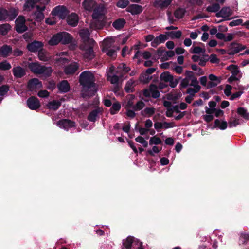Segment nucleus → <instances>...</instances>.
I'll use <instances>...</instances> for the list:
<instances>
[{"label": "nucleus", "instance_id": "f257e3e1", "mask_svg": "<svg viewBox=\"0 0 249 249\" xmlns=\"http://www.w3.org/2000/svg\"><path fill=\"white\" fill-rule=\"evenodd\" d=\"M94 73L90 71L82 72L79 77V83L82 86L81 96L83 98L91 97L97 90Z\"/></svg>", "mask_w": 249, "mask_h": 249}, {"label": "nucleus", "instance_id": "f03ea898", "mask_svg": "<svg viewBox=\"0 0 249 249\" xmlns=\"http://www.w3.org/2000/svg\"><path fill=\"white\" fill-rule=\"evenodd\" d=\"M104 10L102 5H97L93 9L92 14L93 20L91 23V26L94 29H101L104 26Z\"/></svg>", "mask_w": 249, "mask_h": 249}, {"label": "nucleus", "instance_id": "7ed1b4c3", "mask_svg": "<svg viewBox=\"0 0 249 249\" xmlns=\"http://www.w3.org/2000/svg\"><path fill=\"white\" fill-rule=\"evenodd\" d=\"M209 79L210 81L207 82V77L206 76H202L200 78L201 84L206 87L207 89L216 87L220 83L221 80V77H217L213 74L209 75Z\"/></svg>", "mask_w": 249, "mask_h": 249}, {"label": "nucleus", "instance_id": "20e7f679", "mask_svg": "<svg viewBox=\"0 0 249 249\" xmlns=\"http://www.w3.org/2000/svg\"><path fill=\"white\" fill-rule=\"evenodd\" d=\"M18 14V12L14 9H10L8 11L0 8V21L12 20Z\"/></svg>", "mask_w": 249, "mask_h": 249}, {"label": "nucleus", "instance_id": "39448f33", "mask_svg": "<svg viewBox=\"0 0 249 249\" xmlns=\"http://www.w3.org/2000/svg\"><path fill=\"white\" fill-rule=\"evenodd\" d=\"M93 46L90 45H80L79 49L81 50L85 51V53L83 54V57L85 59L90 60L94 58L95 54L93 50Z\"/></svg>", "mask_w": 249, "mask_h": 249}, {"label": "nucleus", "instance_id": "423d86ee", "mask_svg": "<svg viewBox=\"0 0 249 249\" xmlns=\"http://www.w3.org/2000/svg\"><path fill=\"white\" fill-rule=\"evenodd\" d=\"M79 35L83 42V44L82 45H94L95 43L94 40L89 38L90 33L88 29L81 30L79 32Z\"/></svg>", "mask_w": 249, "mask_h": 249}, {"label": "nucleus", "instance_id": "0eeeda50", "mask_svg": "<svg viewBox=\"0 0 249 249\" xmlns=\"http://www.w3.org/2000/svg\"><path fill=\"white\" fill-rule=\"evenodd\" d=\"M25 20L23 17L19 16L16 20V30L18 33H23L27 30V27L25 25Z\"/></svg>", "mask_w": 249, "mask_h": 249}, {"label": "nucleus", "instance_id": "6e6552de", "mask_svg": "<svg viewBox=\"0 0 249 249\" xmlns=\"http://www.w3.org/2000/svg\"><path fill=\"white\" fill-rule=\"evenodd\" d=\"M52 14L53 16H58L60 18L64 19L67 16L68 12L65 7L58 6L53 10Z\"/></svg>", "mask_w": 249, "mask_h": 249}, {"label": "nucleus", "instance_id": "1a4fd4ad", "mask_svg": "<svg viewBox=\"0 0 249 249\" xmlns=\"http://www.w3.org/2000/svg\"><path fill=\"white\" fill-rule=\"evenodd\" d=\"M192 84H190V86H192L193 88L189 87L187 89L186 93L189 95L194 97L196 93H198L201 89V86L199 85L198 81L196 80H192Z\"/></svg>", "mask_w": 249, "mask_h": 249}, {"label": "nucleus", "instance_id": "9d476101", "mask_svg": "<svg viewBox=\"0 0 249 249\" xmlns=\"http://www.w3.org/2000/svg\"><path fill=\"white\" fill-rule=\"evenodd\" d=\"M245 49V47L241 44L232 43L229 46V48L227 51V53L230 55H234Z\"/></svg>", "mask_w": 249, "mask_h": 249}, {"label": "nucleus", "instance_id": "9b49d317", "mask_svg": "<svg viewBox=\"0 0 249 249\" xmlns=\"http://www.w3.org/2000/svg\"><path fill=\"white\" fill-rule=\"evenodd\" d=\"M103 111L102 108L97 107L89 113L87 119L90 122H95L99 118L100 115L102 114Z\"/></svg>", "mask_w": 249, "mask_h": 249}, {"label": "nucleus", "instance_id": "f8f14e48", "mask_svg": "<svg viewBox=\"0 0 249 249\" xmlns=\"http://www.w3.org/2000/svg\"><path fill=\"white\" fill-rule=\"evenodd\" d=\"M157 53L159 56L161 57V61L168 60L170 58L175 55V53L173 51H165L161 49H159L157 50Z\"/></svg>", "mask_w": 249, "mask_h": 249}, {"label": "nucleus", "instance_id": "ddd939ff", "mask_svg": "<svg viewBox=\"0 0 249 249\" xmlns=\"http://www.w3.org/2000/svg\"><path fill=\"white\" fill-rule=\"evenodd\" d=\"M27 105L28 107L32 110H36L40 107V104L38 99L35 96H31L28 99Z\"/></svg>", "mask_w": 249, "mask_h": 249}, {"label": "nucleus", "instance_id": "4468645a", "mask_svg": "<svg viewBox=\"0 0 249 249\" xmlns=\"http://www.w3.org/2000/svg\"><path fill=\"white\" fill-rule=\"evenodd\" d=\"M75 122L69 119H62L57 123V125L60 128L66 130L75 126Z\"/></svg>", "mask_w": 249, "mask_h": 249}, {"label": "nucleus", "instance_id": "2eb2a0df", "mask_svg": "<svg viewBox=\"0 0 249 249\" xmlns=\"http://www.w3.org/2000/svg\"><path fill=\"white\" fill-rule=\"evenodd\" d=\"M41 82L37 78H33L28 83L27 87L30 91H34L42 88Z\"/></svg>", "mask_w": 249, "mask_h": 249}, {"label": "nucleus", "instance_id": "dca6fc26", "mask_svg": "<svg viewBox=\"0 0 249 249\" xmlns=\"http://www.w3.org/2000/svg\"><path fill=\"white\" fill-rule=\"evenodd\" d=\"M43 44L41 42L34 41L29 43L27 48L28 50L31 52H36L41 51L42 49Z\"/></svg>", "mask_w": 249, "mask_h": 249}, {"label": "nucleus", "instance_id": "f3484780", "mask_svg": "<svg viewBox=\"0 0 249 249\" xmlns=\"http://www.w3.org/2000/svg\"><path fill=\"white\" fill-rule=\"evenodd\" d=\"M172 1V0H156L154 1L153 5L156 8L164 9L170 5Z\"/></svg>", "mask_w": 249, "mask_h": 249}, {"label": "nucleus", "instance_id": "a211bd4d", "mask_svg": "<svg viewBox=\"0 0 249 249\" xmlns=\"http://www.w3.org/2000/svg\"><path fill=\"white\" fill-rule=\"evenodd\" d=\"M14 76L16 78H21L26 75L25 69L20 66L14 67L12 69Z\"/></svg>", "mask_w": 249, "mask_h": 249}, {"label": "nucleus", "instance_id": "6ab92c4d", "mask_svg": "<svg viewBox=\"0 0 249 249\" xmlns=\"http://www.w3.org/2000/svg\"><path fill=\"white\" fill-rule=\"evenodd\" d=\"M232 10L229 7H224L216 14L217 17L228 18L232 14Z\"/></svg>", "mask_w": 249, "mask_h": 249}, {"label": "nucleus", "instance_id": "aec40b11", "mask_svg": "<svg viewBox=\"0 0 249 249\" xmlns=\"http://www.w3.org/2000/svg\"><path fill=\"white\" fill-rule=\"evenodd\" d=\"M167 35L160 34L158 36L156 37L151 42V46L156 47L159 44L164 43L168 39Z\"/></svg>", "mask_w": 249, "mask_h": 249}, {"label": "nucleus", "instance_id": "412c9836", "mask_svg": "<svg viewBox=\"0 0 249 249\" xmlns=\"http://www.w3.org/2000/svg\"><path fill=\"white\" fill-rule=\"evenodd\" d=\"M60 42L63 44H67L71 42L73 37L68 33L66 32H60Z\"/></svg>", "mask_w": 249, "mask_h": 249}, {"label": "nucleus", "instance_id": "4be33fe9", "mask_svg": "<svg viewBox=\"0 0 249 249\" xmlns=\"http://www.w3.org/2000/svg\"><path fill=\"white\" fill-rule=\"evenodd\" d=\"M142 6L133 4L128 6L126 11L132 15H137L142 12Z\"/></svg>", "mask_w": 249, "mask_h": 249}, {"label": "nucleus", "instance_id": "5701e85b", "mask_svg": "<svg viewBox=\"0 0 249 249\" xmlns=\"http://www.w3.org/2000/svg\"><path fill=\"white\" fill-rule=\"evenodd\" d=\"M78 63L73 62L65 67L64 72L67 75L72 74L78 70Z\"/></svg>", "mask_w": 249, "mask_h": 249}, {"label": "nucleus", "instance_id": "b1692460", "mask_svg": "<svg viewBox=\"0 0 249 249\" xmlns=\"http://www.w3.org/2000/svg\"><path fill=\"white\" fill-rule=\"evenodd\" d=\"M28 67L30 71L35 74H39L40 72L42 65L39 62H32L29 63Z\"/></svg>", "mask_w": 249, "mask_h": 249}, {"label": "nucleus", "instance_id": "393cba45", "mask_svg": "<svg viewBox=\"0 0 249 249\" xmlns=\"http://www.w3.org/2000/svg\"><path fill=\"white\" fill-rule=\"evenodd\" d=\"M37 11L35 13V16L36 17V20L37 22L41 21L44 18V14L42 13L45 8V6L40 7L38 5L36 6Z\"/></svg>", "mask_w": 249, "mask_h": 249}, {"label": "nucleus", "instance_id": "a878e982", "mask_svg": "<svg viewBox=\"0 0 249 249\" xmlns=\"http://www.w3.org/2000/svg\"><path fill=\"white\" fill-rule=\"evenodd\" d=\"M67 21L69 25L75 27L78 22V17L75 13H71L67 18Z\"/></svg>", "mask_w": 249, "mask_h": 249}, {"label": "nucleus", "instance_id": "bb28decb", "mask_svg": "<svg viewBox=\"0 0 249 249\" xmlns=\"http://www.w3.org/2000/svg\"><path fill=\"white\" fill-rule=\"evenodd\" d=\"M96 3L93 0H85L82 5L84 9L89 11H91L96 6Z\"/></svg>", "mask_w": 249, "mask_h": 249}, {"label": "nucleus", "instance_id": "cd10ccee", "mask_svg": "<svg viewBox=\"0 0 249 249\" xmlns=\"http://www.w3.org/2000/svg\"><path fill=\"white\" fill-rule=\"evenodd\" d=\"M58 88L62 93H66L70 91V86L67 80H63L58 85Z\"/></svg>", "mask_w": 249, "mask_h": 249}, {"label": "nucleus", "instance_id": "c85d7f7f", "mask_svg": "<svg viewBox=\"0 0 249 249\" xmlns=\"http://www.w3.org/2000/svg\"><path fill=\"white\" fill-rule=\"evenodd\" d=\"M156 71V69L154 68H150L147 69L146 70V74L144 75H142L140 77V80L142 81L144 83H146L148 82L149 79H151V78L149 77L148 75L151 74L155 72Z\"/></svg>", "mask_w": 249, "mask_h": 249}, {"label": "nucleus", "instance_id": "c756f323", "mask_svg": "<svg viewBox=\"0 0 249 249\" xmlns=\"http://www.w3.org/2000/svg\"><path fill=\"white\" fill-rule=\"evenodd\" d=\"M196 80V81H198L197 79V78H194L193 77H185V78L183 79L181 83L180 84V86L181 88H185L187 87L188 86H190V84H192V80Z\"/></svg>", "mask_w": 249, "mask_h": 249}, {"label": "nucleus", "instance_id": "7c9ffc66", "mask_svg": "<svg viewBox=\"0 0 249 249\" xmlns=\"http://www.w3.org/2000/svg\"><path fill=\"white\" fill-rule=\"evenodd\" d=\"M38 57L39 59L42 61H48L51 57L48 52L42 49L38 53Z\"/></svg>", "mask_w": 249, "mask_h": 249}, {"label": "nucleus", "instance_id": "2f4dec72", "mask_svg": "<svg viewBox=\"0 0 249 249\" xmlns=\"http://www.w3.org/2000/svg\"><path fill=\"white\" fill-rule=\"evenodd\" d=\"M12 51V48L8 45H3L0 48V55L3 57H7Z\"/></svg>", "mask_w": 249, "mask_h": 249}, {"label": "nucleus", "instance_id": "473e14b6", "mask_svg": "<svg viewBox=\"0 0 249 249\" xmlns=\"http://www.w3.org/2000/svg\"><path fill=\"white\" fill-rule=\"evenodd\" d=\"M126 23L125 19L119 18L114 21L112 23L113 27L116 30H120L123 28Z\"/></svg>", "mask_w": 249, "mask_h": 249}, {"label": "nucleus", "instance_id": "72a5a7b5", "mask_svg": "<svg viewBox=\"0 0 249 249\" xmlns=\"http://www.w3.org/2000/svg\"><path fill=\"white\" fill-rule=\"evenodd\" d=\"M134 240V238L132 236H128L123 242V248L122 249H130L132 244Z\"/></svg>", "mask_w": 249, "mask_h": 249}, {"label": "nucleus", "instance_id": "f704fd0d", "mask_svg": "<svg viewBox=\"0 0 249 249\" xmlns=\"http://www.w3.org/2000/svg\"><path fill=\"white\" fill-rule=\"evenodd\" d=\"M61 103L59 101L53 100L49 102L47 104V106L50 109H53L56 110L60 107Z\"/></svg>", "mask_w": 249, "mask_h": 249}, {"label": "nucleus", "instance_id": "c9c22d12", "mask_svg": "<svg viewBox=\"0 0 249 249\" xmlns=\"http://www.w3.org/2000/svg\"><path fill=\"white\" fill-rule=\"evenodd\" d=\"M158 87L154 84H150L149 86V89L151 93V96L153 98H157L159 97L160 94L158 90Z\"/></svg>", "mask_w": 249, "mask_h": 249}, {"label": "nucleus", "instance_id": "e433bc0d", "mask_svg": "<svg viewBox=\"0 0 249 249\" xmlns=\"http://www.w3.org/2000/svg\"><path fill=\"white\" fill-rule=\"evenodd\" d=\"M112 40L111 39H105L102 44V51L103 52H107L108 50L112 49Z\"/></svg>", "mask_w": 249, "mask_h": 249}, {"label": "nucleus", "instance_id": "4c0bfd02", "mask_svg": "<svg viewBox=\"0 0 249 249\" xmlns=\"http://www.w3.org/2000/svg\"><path fill=\"white\" fill-rule=\"evenodd\" d=\"M36 2V0H28L24 5V10L27 11L32 10Z\"/></svg>", "mask_w": 249, "mask_h": 249}, {"label": "nucleus", "instance_id": "58836bf2", "mask_svg": "<svg viewBox=\"0 0 249 249\" xmlns=\"http://www.w3.org/2000/svg\"><path fill=\"white\" fill-rule=\"evenodd\" d=\"M227 69L230 71L232 73V75L235 77L239 76V75H242L240 74V71L237 65H230L227 67Z\"/></svg>", "mask_w": 249, "mask_h": 249}, {"label": "nucleus", "instance_id": "ea45409f", "mask_svg": "<svg viewBox=\"0 0 249 249\" xmlns=\"http://www.w3.org/2000/svg\"><path fill=\"white\" fill-rule=\"evenodd\" d=\"M166 34L171 39H179L182 35V32L178 30L177 31L166 32Z\"/></svg>", "mask_w": 249, "mask_h": 249}, {"label": "nucleus", "instance_id": "a19ab883", "mask_svg": "<svg viewBox=\"0 0 249 249\" xmlns=\"http://www.w3.org/2000/svg\"><path fill=\"white\" fill-rule=\"evenodd\" d=\"M60 33L53 36V37L49 41L48 43L50 45H56L60 42Z\"/></svg>", "mask_w": 249, "mask_h": 249}, {"label": "nucleus", "instance_id": "79ce46f5", "mask_svg": "<svg viewBox=\"0 0 249 249\" xmlns=\"http://www.w3.org/2000/svg\"><path fill=\"white\" fill-rule=\"evenodd\" d=\"M214 126L215 127H218L221 130H224L227 127V123L225 121L221 122L220 120L216 119L214 121Z\"/></svg>", "mask_w": 249, "mask_h": 249}, {"label": "nucleus", "instance_id": "37998d69", "mask_svg": "<svg viewBox=\"0 0 249 249\" xmlns=\"http://www.w3.org/2000/svg\"><path fill=\"white\" fill-rule=\"evenodd\" d=\"M52 71L53 70L51 67L42 66L39 74H43L48 77L51 75Z\"/></svg>", "mask_w": 249, "mask_h": 249}, {"label": "nucleus", "instance_id": "c03bdc74", "mask_svg": "<svg viewBox=\"0 0 249 249\" xmlns=\"http://www.w3.org/2000/svg\"><path fill=\"white\" fill-rule=\"evenodd\" d=\"M160 79L161 81L169 82L173 80V75L170 74L168 71L164 72L160 74Z\"/></svg>", "mask_w": 249, "mask_h": 249}, {"label": "nucleus", "instance_id": "a18cd8bd", "mask_svg": "<svg viewBox=\"0 0 249 249\" xmlns=\"http://www.w3.org/2000/svg\"><path fill=\"white\" fill-rule=\"evenodd\" d=\"M155 108L154 107H146L141 112L142 116L151 117L154 114Z\"/></svg>", "mask_w": 249, "mask_h": 249}, {"label": "nucleus", "instance_id": "49530a36", "mask_svg": "<svg viewBox=\"0 0 249 249\" xmlns=\"http://www.w3.org/2000/svg\"><path fill=\"white\" fill-rule=\"evenodd\" d=\"M134 81L132 79L129 80L126 84L125 90L127 93H131L134 91Z\"/></svg>", "mask_w": 249, "mask_h": 249}, {"label": "nucleus", "instance_id": "de8ad7c7", "mask_svg": "<svg viewBox=\"0 0 249 249\" xmlns=\"http://www.w3.org/2000/svg\"><path fill=\"white\" fill-rule=\"evenodd\" d=\"M11 29V26L7 23L0 25V34L2 35H6Z\"/></svg>", "mask_w": 249, "mask_h": 249}, {"label": "nucleus", "instance_id": "09e8293b", "mask_svg": "<svg viewBox=\"0 0 249 249\" xmlns=\"http://www.w3.org/2000/svg\"><path fill=\"white\" fill-rule=\"evenodd\" d=\"M121 108V105L118 102H115V103H113L112 105V107L110 108V113L111 114H115L117 112L119 111Z\"/></svg>", "mask_w": 249, "mask_h": 249}, {"label": "nucleus", "instance_id": "8fccbe9b", "mask_svg": "<svg viewBox=\"0 0 249 249\" xmlns=\"http://www.w3.org/2000/svg\"><path fill=\"white\" fill-rule=\"evenodd\" d=\"M248 241H249V233L246 232L241 233L239 238V242L241 244H245Z\"/></svg>", "mask_w": 249, "mask_h": 249}, {"label": "nucleus", "instance_id": "3c124183", "mask_svg": "<svg viewBox=\"0 0 249 249\" xmlns=\"http://www.w3.org/2000/svg\"><path fill=\"white\" fill-rule=\"evenodd\" d=\"M220 5L218 3H214L207 7L206 10L209 12H216L219 10Z\"/></svg>", "mask_w": 249, "mask_h": 249}, {"label": "nucleus", "instance_id": "603ef678", "mask_svg": "<svg viewBox=\"0 0 249 249\" xmlns=\"http://www.w3.org/2000/svg\"><path fill=\"white\" fill-rule=\"evenodd\" d=\"M185 13V10L183 8H178L174 12L175 17L178 18H181Z\"/></svg>", "mask_w": 249, "mask_h": 249}, {"label": "nucleus", "instance_id": "864d4df0", "mask_svg": "<svg viewBox=\"0 0 249 249\" xmlns=\"http://www.w3.org/2000/svg\"><path fill=\"white\" fill-rule=\"evenodd\" d=\"M237 113L238 114L242 116L243 118L249 119V114L247 112L246 109H245L243 107H239L237 109Z\"/></svg>", "mask_w": 249, "mask_h": 249}, {"label": "nucleus", "instance_id": "5fc2aeb1", "mask_svg": "<svg viewBox=\"0 0 249 249\" xmlns=\"http://www.w3.org/2000/svg\"><path fill=\"white\" fill-rule=\"evenodd\" d=\"M55 64L57 66H62L68 62V59L66 58H56L54 59Z\"/></svg>", "mask_w": 249, "mask_h": 249}, {"label": "nucleus", "instance_id": "6e6d98bb", "mask_svg": "<svg viewBox=\"0 0 249 249\" xmlns=\"http://www.w3.org/2000/svg\"><path fill=\"white\" fill-rule=\"evenodd\" d=\"M11 66L7 61L5 60L0 62V70L6 71L10 69Z\"/></svg>", "mask_w": 249, "mask_h": 249}, {"label": "nucleus", "instance_id": "4d7b16f0", "mask_svg": "<svg viewBox=\"0 0 249 249\" xmlns=\"http://www.w3.org/2000/svg\"><path fill=\"white\" fill-rule=\"evenodd\" d=\"M119 47H117L116 48H114L113 47V48L108 50L107 52H104V53H106L107 55L110 57L114 58L116 56V51L117 50H119Z\"/></svg>", "mask_w": 249, "mask_h": 249}, {"label": "nucleus", "instance_id": "13d9d810", "mask_svg": "<svg viewBox=\"0 0 249 249\" xmlns=\"http://www.w3.org/2000/svg\"><path fill=\"white\" fill-rule=\"evenodd\" d=\"M9 90V86L7 85H3L0 86V96L5 95Z\"/></svg>", "mask_w": 249, "mask_h": 249}, {"label": "nucleus", "instance_id": "bf43d9fd", "mask_svg": "<svg viewBox=\"0 0 249 249\" xmlns=\"http://www.w3.org/2000/svg\"><path fill=\"white\" fill-rule=\"evenodd\" d=\"M129 3L128 0H119L116 3V6L119 8H124L128 5Z\"/></svg>", "mask_w": 249, "mask_h": 249}, {"label": "nucleus", "instance_id": "052dcab7", "mask_svg": "<svg viewBox=\"0 0 249 249\" xmlns=\"http://www.w3.org/2000/svg\"><path fill=\"white\" fill-rule=\"evenodd\" d=\"M162 142L161 140L159 138L156 136H153L151 137L149 140V144L150 145L152 144H161Z\"/></svg>", "mask_w": 249, "mask_h": 249}, {"label": "nucleus", "instance_id": "680f3d73", "mask_svg": "<svg viewBox=\"0 0 249 249\" xmlns=\"http://www.w3.org/2000/svg\"><path fill=\"white\" fill-rule=\"evenodd\" d=\"M145 104L142 101H138L133 107L134 111H139L144 107Z\"/></svg>", "mask_w": 249, "mask_h": 249}, {"label": "nucleus", "instance_id": "e2e57ef3", "mask_svg": "<svg viewBox=\"0 0 249 249\" xmlns=\"http://www.w3.org/2000/svg\"><path fill=\"white\" fill-rule=\"evenodd\" d=\"M135 141L137 142L142 144L144 147H147L148 146L147 142L142 136H138L136 138Z\"/></svg>", "mask_w": 249, "mask_h": 249}, {"label": "nucleus", "instance_id": "0e129e2a", "mask_svg": "<svg viewBox=\"0 0 249 249\" xmlns=\"http://www.w3.org/2000/svg\"><path fill=\"white\" fill-rule=\"evenodd\" d=\"M205 49H202L200 47H195L193 48L192 51L191 52L193 53L199 54L200 53H205Z\"/></svg>", "mask_w": 249, "mask_h": 249}, {"label": "nucleus", "instance_id": "69168bd1", "mask_svg": "<svg viewBox=\"0 0 249 249\" xmlns=\"http://www.w3.org/2000/svg\"><path fill=\"white\" fill-rule=\"evenodd\" d=\"M107 80H109L111 84H117L119 81V77L116 75H108Z\"/></svg>", "mask_w": 249, "mask_h": 249}, {"label": "nucleus", "instance_id": "338daca9", "mask_svg": "<svg viewBox=\"0 0 249 249\" xmlns=\"http://www.w3.org/2000/svg\"><path fill=\"white\" fill-rule=\"evenodd\" d=\"M243 20L242 19H238L236 20H233L229 23V25L231 27L238 26L242 23Z\"/></svg>", "mask_w": 249, "mask_h": 249}, {"label": "nucleus", "instance_id": "774afa93", "mask_svg": "<svg viewBox=\"0 0 249 249\" xmlns=\"http://www.w3.org/2000/svg\"><path fill=\"white\" fill-rule=\"evenodd\" d=\"M37 95L42 98L47 97L49 95V92L46 90H42L38 92Z\"/></svg>", "mask_w": 249, "mask_h": 249}]
</instances>
